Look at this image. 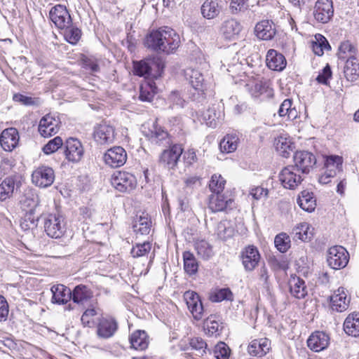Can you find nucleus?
<instances>
[{
    "label": "nucleus",
    "instance_id": "1",
    "mask_svg": "<svg viewBox=\"0 0 359 359\" xmlns=\"http://www.w3.org/2000/svg\"><path fill=\"white\" fill-rule=\"evenodd\" d=\"M179 34L170 27H161L147 35L144 46L155 52L172 53L180 46Z\"/></svg>",
    "mask_w": 359,
    "mask_h": 359
},
{
    "label": "nucleus",
    "instance_id": "2",
    "mask_svg": "<svg viewBox=\"0 0 359 359\" xmlns=\"http://www.w3.org/2000/svg\"><path fill=\"white\" fill-rule=\"evenodd\" d=\"M43 227L47 236L52 238H61L66 230L64 217L59 214L48 215L44 219Z\"/></svg>",
    "mask_w": 359,
    "mask_h": 359
},
{
    "label": "nucleus",
    "instance_id": "3",
    "mask_svg": "<svg viewBox=\"0 0 359 359\" xmlns=\"http://www.w3.org/2000/svg\"><path fill=\"white\" fill-rule=\"evenodd\" d=\"M111 183L120 192H130L136 187L137 180L130 172L116 171L111 175Z\"/></svg>",
    "mask_w": 359,
    "mask_h": 359
},
{
    "label": "nucleus",
    "instance_id": "4",
    "mask_svg": "<svg viewBox=\"0 0 359 359\" xmlns=\"http://www.w3.org/2000/svg\"><path fill=\"white\" fill-rule=\"evenodd\" d=\"M349 259L347 250L341 245L331 247L327 252V262L329 266L334 270L344 268Z\"/></svg>",
    "mask_w": 359,
    "mask_h": 359
},
{
    "label": "nucleus",
    "instance_id": "5",
    "mask_svg": "<svg viewBox=\"0 0 359 359\" xmlns=\"http://www.w3.org/2000/svg\"><path fill=\"white\" fill-rule=\"evenodd\" d=\"M93 136L99 144H112L116 138L115 128L110 123L103 121L94 126Z\"/></svg>",
    "mask_w": 359,
    "mask_h": 359
},
{
    "label": "nucleus",
    "instance_id": "6",
    "mask_svg": "<svg viewBox=\"0 0 359 359\" xmlns=\"http://www.w3.org/2000/svg\"><path fill=\"white\" fill-rule=\"evenodd\" d=\"M299 172L295 166H286L279 173V181L284 188L294 189L303 180Z\"/></svg>",
    "mask_w": 359,
    "mask_h": 359
},
{
    "label": "nucleus",
    "instance_id": "7",
    "mask_svg": "<svg viewBox=\"0 0 359 359\" xmlns=\"http://www.w3.org/2000/svg\"><path fill=\"white\" fill-rule=\"evenodd\" d=\"M55 180V172L51 167L40 165L32 172V181L40 188H46L52 185Z\"/></svg>",
    "mask_w": 359,
    "mask_h": 359
},
{
    "label": "nucleus",
    "instance_id": "8",
    "mask_svg": "<svg viewBox=\"0 0 359 359\" xmlns=\"http://www.w3.org/2000/svg\"><path fill=\"white\" fill-rule=\"evenodd\" d=\"M49 18L54 25L60 29L68 27L72 23L71 15L66 6L57 4L49 12Z\"/></svg>",
    "mask_w": 359,
    "mask_h": 359
},
{
    "label": "nucleus",
    "instance_id": "9",
    "mask_svg": "<svg viewBox=\"0 0 359 359\" xmlns=\"http://www.w3.org/2000/svg\"><path fill=\"white\" fill-rule=\"evenodd\" d=\"M183 152L180 144H174L168 149H165L161 154L159 163L167 169H175Z\"/></svg>",
    "mask_w": 359,
    "mask_h": 359
},
{
    "label": "nucleus",
    "instance_id": "10",
    "mask_svg": "<svg viewBox=\"0 0 359 359\" xmlns=\"http://www.w3.org/2000/svg\"><path fill=\"white\" fill-rule=\"evenodd\" d=\"M334 8L332 0H318L313 8L314 18L319 22L327 23L332 18Z\"/></svg>",
    "mask_w": 359,
    "mask_h": 359
},
{
    "label": "nucleus",
    "instance_id": "11",
    "mask_svg": "<svg viewBox=\"0 0 359 359\" xmlns=\"http://www.w3.org/2000/svg\"><path fill=\"white\" fill-rule=\"evenodd\" d=\"M163 65L156 58H147L140 61L133 62L134 74L139 76H148L151 70L155 67L158 71L163 70Z\"/></svg>",
    "mask_w": 359,
    "mask_h": 359
},
{
    "label": "nucleus",
    "instance_id": "12",
    "mask_svg": "<svg viewBox=\"0 0 359 359\" xmlns=\"http://www.w3.org/2000/svg\"><path fill=\"white\" fill-rule=\"evenodd\" d=\"M293 160L294 163L293 166H295L302 173H309L316 163V156L307 151L295 152Z\"/></svg>",
    "mask_w": 359,
    "mask_h": 359
},
{
    "label": "nucleus",
    "instance_id": "13",
    "mask_svg": "<svg viewBox=\"0 0 359 359\" xmlns=\"http://www.w3.org/2000/svg\"><path fill=\"white\" fill-rule=\"evenodd\" d=\"M103 159L107 165L111 168L123 165L127 160L126 150L121 147H114L104 154Z\"/></svg>",
    "mask_w": 359,
    "mask_h": 359
},
{
    "label": "nucleus",
    "instance_id": "14",
    "mask_svg": "<svg viewBox=\"0 0 359 359\" xmlns=\"http://www.w3.org/2000/svg\"><path fill=\"white\" fill-rule=\"evenodd\" d=\"M184 299L194 319L201 320L204 310L199 295L196 292L189 290L184 292Z\"/></svg>",
    "mask_w": 359,
    "mask_h": 359
},
{
    "label": "nucleus",
    "instance_id": "15",
    "mask_svg": "<svg viewBox=\"0 0 359 359\" xmlns=\"http://www.w3.org/2000/svg\"><path fill=\"white\" fill-rule=\"evenodd\" d=\"M81 142L76 138L70 137L65 143V155L69 161L79 162L83 155Z\"/></svg>",
    "mask_w": 359,
    "mask_h": 359
},
{
    "label": "nucleus",
    "instance_id": "16",
    "mask_svg": "<svg viewBox=\"0 0 359 359\" xmlns=\"http://www.w3.org/2000/svg\"><path fill=\"white\" fill-rule=\"evenodd\" d=\"M241 258L245 269L250 271L258 265L260 254L257 247L248 245L241 251Z\"/></svg>",
    "mask_w": 359,
    "mask_h": 359
},
{
    "label": "nucleus",
    "instance_id": "17",
    "mask_svg": "<svg viewBox=\"0 0 359 359\" xmlns=\"http://www.w3.org/2000/svg\"><path fill=\"white\" fill-rule=\"evenodd\" d=\"M60 121L50 114L43 116L39 124V132L43 137L55 135L60 128Z\"/></svg>",
    "mask_w": 359,
    "mask_h": 359
},
{
    "label": "nucleus",
    "instance_id": "18",
    "mask_svg": "<svg viewBox=\"0 0 359 359\" xmlns=\"http://www.w3.org/2000/svg\"><path fill=\"white\" fill-rule=\"evenodd\" d=\"M243 27L239 21L230 18L222 22L220 32L224 39L233 41L238 37Z\"/></svg>",
    "mask_w": 359,
    "mask_h": 359
},
{
    "label": "nucleus",
    "instance_id": "19",
    "mask_svg": "<svg viewBox=\"0 0 359 359\" xmlns=\"http://www.w3.org/2000/svg\"><path fill=\"white\" fill-rule=\"evenodd\" d=\"M146 137L152 143L157 144H169L170 142V136L168 132L163 127L159 126L156 121L154 122L149 131L145 134Z\"/></svg>",
    "mask_w": 359,
    "mask_h": 359
},
{
    "label": "nucleus",
    "instance_id": "20",
    "mask_svg": "<svg viewBox=\"0 0 359 359\" xmlns=\"http://www.w3.org/2000/svg\"><path fill=\"white\" fill-rule=\"evenodd\" d=\"M118 328L117 322L111 317L102 316L99 318L97 333L100 337L109 338L114 335Z\"/></svg>",
    "mask_w": 359,
    "mask_h": 359
},
{
    "label": "nucleus",
    "instance_id": "21",
    "mask_svg": "<svg viewBox=\"0 0 359 359\" xmlns=\"http://www.w3.org/2000/svg\"><path fill=\"white\" fill-rule=\"evenodd\" d=\"M18 131L14 128L5 129L0 136V144L6 151H13L18 144Z\"/></svg>",
    "mask_w": 359,
    "mask_h": 359
},
{
    "label": "nucleus",
    "instance_id": "22",
    "mask_svg": "<svg viewBox=\"0 0 359 359\" xmlns=\"http://www.w3.org/2000/svg\"><path fill=\"white\" fill-rule=\"evenodd\" d=\"M346 290L339 287L330 297V307L332 311L343 312L348 307L349 299L347 298Z\"/></svg>",
    "mask_w": 359,
    "mask_h": 359
},
{
    "label": "nucleus",
    "instance_id": "23",
    "mask_svg": "<svg viewBox=\"0 0 359 359\" xmlns=\"http://www.w3.org/2000/svg\"><path fill=\"white\" fill-rule=\"evenodd\" d=\"M267 67L273 71L281 72L287 65L285 56L274 49L268 50L266 56Z\"/></svg>",
    "mask_w": 359,
    "mask_h": 359
},
{
    "label": "nucleus",
    "instance_id": "24",
    "mask_svg": "<svg viewBox=\"0 0 359 359\" xmlns=\"http://www.w3.org/2000/svg\"><path fill=\"white\" fill-rule=\"evenodd\" d=\"M330 343L329 336L324 332H315L307 340L308 346L315 352L325 349Z\"/></svg>",
    "mask_w": 359,
    "mask_h": 359
},
{
    "label": "nucleus",
    "instance_id": "25",
    "mask_svg": "<svg viewBox=\"0 0 359 359\" xmlns=\"http://www.w3.org/2000/svg\"><path fill=\"white\" fill-rule=\"evenodd\" d=\"M233 201L222 194H212L209 197L208 207L212 212L224 211L231 208Z\"/></svg>",
    "mask_w": 359,
    "mask_h": 359
},
{
    "label": "nucleus",
    "instance_id": "26",
    "mask_svg": "<svg viewBox=\"0 0 359 359\" xmlns=\"http://www.w3.org/2000/svg\"><path fill=\"white\" fill-rule=\"evenodd\" d=\"M255 33L262 40H271L276 33L275 25L269 20H262L255 25Z\"/></svg>",
    "mask_w": 359,
    "mask_h": 359
},
{
    "label": "nucleus",
    "instance_id": "27",
    "mask_svg": "<svg viewBox=\"0 0 359 359\" xmlns=\"http://www.w3.org/2000/svg\"><path fill=\"white\" fill-rule=\"evenodd\" d=\"M271 349V341L267 338H261L252 340L248 348L250 355L262 357Z\"/></svg>",
    "mask_w": 359,
    "mask_h": 359
},
{
    "label": "nucleus",
    "instance_id": "28",
    "mask_svg": "<svg viewBox=\"0 0 359 359\" xmlns=\"http://www.w3.org/2000/svg\"><path fill=\"white\" fill-rule=\"evenodd\" d=\"M52 292L51 302L53 304H65L72 298V291L69 288L62 284L53 285L50 288Z\"/></svg>",
    "mask_w": 359,
    "mask_h": 359
},
{
    "label": "nucleus",
    "instance_id": "29",
    "mask_svg": "<svg viewBox=\"0 0 359 359\" xmlns=\"http://www.w3.org/2000/svg\"><path fill=\"white\" fill-rule=\"evenodd\" d=\"M185 78L191 86L198 93H203L206 90V83L203 74L196 69H187L184 72Z\"/></svg>",
    "mask_w": 359,
    "mask_h": 359
},
{
    "label": "nucleus",
    "instance_id": "30",
    "mask_svg": "<svg viewBox=\"0 0 359 359\" xmlns=\"http://www.w3.org/2000/svg\"><path fill=\"white\" fill-rule=\"evenodd\" d=\"M151 227V220L146 212H141L137 215L133 224L134 232L138 235H147L149 233Z\"/></svg>",
    "mask_w": 359,
    "mask_h": 359
},
{
    "label": "nucleus",
    "instance_id": "31",
    "mask_svg": "<svg viewBox=\"0 0 359 359\" xmlns=\"http://www.w3.org/2000/svg\"><path fill=\"white\" fill-rule=\"evenodd\" d=\"M73 302L79 305H84L93 298V292L86 285H76L71 293Z\"/></svg>",
    "mask_w": 359,
    "mask_h": 359
},
{
    "label": "nucleus",
    "instance_id": "32",
    "mask_svg": "<svg viewBox=\"0 0 359 359\" xmlns=\"http://www.w3.org/2000/svg\"><path fill=\"white\" fill-rule=\"evenodd\" d=\"M222 10L221 0H205L201 6L203 16L208 20L217 18Z\"/></svg>",
    "mask_w": 359,
    "mask_h": 359
},
{
    "label": "nucleus",
    "instance_id": "33",
    "mask_svg": "<svg viewBox=\"0 0 359 359\" xmlns=\"http://www.w3.org/2000/svg\"><path fill=\"white\" fill-rule=\"evenodd\" d=\"M343 158L338 155H330L325 157L324 168L330 173V176H336L343 171Z\"/></svg>",
    "mask_w": 359,
    "mask_h": 359
},
{
    "label": "nucleus",
    "instance_id": "34",
    "mask_svg": "<svg viewBox=\"0 0 359 359\" xmlns=\"http://www.w3.org/2000/svg\"><path fill=\"white\" fill-rule=\"evenodd\" d=\"M222 116V112L218 108L217 104H212L201 114L203 122L210 128H216L219 119Z\"/></svg>",
    "mask_w": 359,
    "mask_h": 359
},
{
    "label": "nucleus",
    "instance_id": "35",
    "mask_svg": "<svg viewBox=\"0 0 359 359\" xmlns=\"http://www.w3.org/2000/svg\"><path fill=\"white\" fill-rule=\"evenodd\" d=\"M291 294L297 299H303L307 294V289L304 280L296 276H291L289 280Z\"/></svg>",
    "mask_w": 359,
    "mask_h": 359
},
{
    "label": "nucleus",
    "instance_id": "36",
    "mask_svg": "<svg viewBox=\"0 0 359 359\" xmlns=\"http://www.w3.org/2000/svg\"><path fill=\"white\" fill-rule=\"evenodd\" d=\"M275 147L280 155L284 158L289 157L294 147L290 137L287 134H281L275 140Z\"/></svg>",
    "mask_w": 359,
    "mask_h": 359
},
{
    "label": "nucleus",
    "instance_id": "37",
    "mask_svg": "<svg viewBox=\"0 0 359 359\" xmlns=\"http://www.w3.org/2000/svg\"><path fill=\"white\" fill-rule=\"evenodd\" d=\"M344 330L350 336L359 337V313H350L344 322Z\"/></svg>",
    "mask_w": 359,
    "mask_h": 359
},
{
    "label": "nucleus",
    "instance_id": "38",
    "mask_svg": "<svg viewBox=\"0 0 359 359\" xmlns=\"http://www.w3.org/2000/svg\"><path fill=\"white\" fill-rule=\"evenodd\" d=\"M39 203V198L38 195L32 191L25 194L20 200L22 209L30 215L34 214Z\"/></svg>",
    "mask_w": 359,
    "mask_h": 359
},
{
    "label": "nucleus",
    "instance_id": "39",
    "mask_svg": "<svg viewBox=\"0 0 359 359\" xmlns=\"http://www.w3.org/2000/svg\"><path fill=\"white\" fill-rule=\"evenodd\" d=\"M129 339L131 346L136 350L143 351L148 347V335L144 330L134 332Z\"/></svg>",
    "mask_w": 359,
    "mask_h": 359
},
{
    "label": "nucleus",
    "instance_id": "40",
    "mask_svg": "<svg viewBox=\"0 0 359 359\" xmlns=\"http://www.w3.org/2000/svg\"><path fill=\"white\" fill-rule=\"evenodd\" d=\"M239 137L236 133L227 134L219 142V149L222 153H231L236 150Z\"/></svg>",
    "mask_w": 359,
    "mask_h": 359
},
{
    "label": "nucleus",
    "instance_id": "41",
    "mask_svg": "<svg viewBox=\"0 0 359 359\" xmlns=\"http://www.w3.org/2000/svg\"><path fill=\"white\" fill-rule=\"evenodd\" d=\"M297 202L302 210L309 212L314 211L316 206V201L313 194L307 191L301 192Z\"/></svg>",
    "mask_w": 359,
    "mask_h": 359
},
{
    "label": "nucleus",
    "instance_id": "42",
    "mask_svg": "<svg viewBox=\"0 0 359 359\" xmlns=\"http://www.w3.org/2000/svg\"><path fill=\"white\" fill-rule=\"evenodd\" d=\"M357 53V48L349 41H346L341 43L337 55L339 60L346 62L349 59L356 58Z\"/></svg>",
    "mask_w": 359,
    "mask_h": 359
},
{
    "label": "nucleus",
    "instance_id": "43",
    "mask_svg": "<svg viewBox=\"0 0 359 359\" xmlns=\"http://www.w3.org/2000/svg\"><path fill=\"white\" fill-rule=\"evenodd\" d=\"M280 117L286 118V120H294L298 116V113L294 107H292V100L285 99L280 104L278 109Z\"/></svg>",
    "mask_w": 359,
    "mask_h": 359
},
{
    "label": "nucleus",
    "instance_id": "44",
    "mask_svg": "<svg viewBox=\"0 0 359 359\" xmlns=\"http://www.w3.org/2000/svg\"><path fill=\"white\" fill-rule=\"evenodd\" d=\"M184 269L189 276L194 275L198 269V263L193 253L189 251L183 252Z\"/></svg>",
    "mask_w": 359,
    "mask_h": 359
},
{
    "label": "nucleus",
    "instance_id": "45",
    "mask_svg": "<svg viewBox=\"0 0 359 359\" xmlns=\"http://www.w3.org/2000/svg\"><path fill=\"white\" fill-rule=\"evenodd\" d=\"M348 81H354L359 75V62L357 58L349 59L346 62L344 70Z\"/></svg>",
    "mask_w": 359,
    "mask_h": 359
},
{
    "label": "nucleus",
    "instance_id": "46",
    "mask_svg": "<svg viewBox=\"0 0 359 359\" xmlns=\"http://www.w3.org/2000/svg\"><path fill=\"white\" fill-rule=\"evenodd\" d=\"M198 255L203 259H209L214 255L212 245L205 240H198L194 244Z\"/></svg>",
    "mask_w": 359,
    "mask_h": 359
},
{
    "label": "nucleus",
    "instance_id": "47",
    "mask_svg": "<svg viewBox=\"0 0 359 359\" xmlns=\"http://www.w3.org/2000/svg\"><path fill=\"white\" fill-rule=\"evenodd\" d=\"M210 300L212 302H220L224 300L232 301L233 293L228 287L215 289L211 292Z\"/></svg>",
    "mask_w": 359,
    "mask_h": 359
},
{
    "label": "nucleus",
    "instance_id": "48",
    "mask_svg": "<svg viewBox=\"0 0 359 359\" xmlns=\"http://www.w3.org/2000/svg\"><path fill=\"white\" fill-rule=\"evenodd\" d=\"M15 181L11 177L6 178L0 184V201H4L10 198L14 191Z\"/></svg>",
    "mask_w": 359,
    "mask_h": 359
},
{
    "label": "nucleus",
    "instance_id": "49",
    "mask_svg": "<svg viewBox=\"0 0 359 359\" xmlns=\"http://www.w3.org/2000/svg\"><path fill=\"white\" fill-rule=\"evenodd\" d=\"M293 233L296 238L303 241L310 240L312 236L309 224L306 222L301 223L294 227L293 229Z\"/></svg>",
    "mask_w": 359,
    "mask_h": 359
},
{
    "label": "nucleus",
    "instance_id": "50",
    "mask_svg": "<svg viewBox=\"0 0 359 359\" xmlns=\"http://www.w3.org/2000/svg\"><path fill=\"white\" fill-rule=\"evenodd\" d=\"M316 41L312 43V50L314 54L320 56L324 53V50L330 49V46L327 39L322 35L316 36Z\"/></svg>",
    "mask_w": 359,
    "mask_h": 359
},
{
    "label": "nucleus",
    "instance_id": "51",
    "mask_svg": "<svg viewBox=\"0 0 359 359\" xmlns=\"http://www.w3.org/2000/svg\"><path fill=\"white\" fill-rule=\"evenodd\" d=\"M98 315L95 308H88L83 313L81 322L83 327H93L95 325V317Z\"/></svg>",
    "mask_w": 359,
    "mask_h": 359
},
{
    "label": "nucleus",
    "instance_id": "52",
    "mask_svg": "<svg viewBox=\"0 0 359 359\" xmlns=\"http://www.w3.org/2000/svg\"><path fill=\"white\" fill-rule=\"evenodd\" d=\"M226 180L220 175L215 174L212 176L209 183V188L212 194H222L224 189Z\"/></svg>",
    "mask_w": 359,
    "mask_h": 359
},
{
    "label": "nucleus",
    "instance_id": "53",
    "mask_svg": "<svg viewBox=\"0 0 359 359\" xmlns=\"http://www.w3.org/2000/svg\"><path fill=\"white\" fill-rule=\"evenodd\" d=\"M215 318V316H211L204 323L205 330L210 336L219 334V331L222 329V325Z\"/></svg>",
    "mask_w": 359,
    "mask_h": 359
},
{
    "label": "nucleus",
    "instance_id": "54",
    "mask_svg": "<svg viewBox=\"0 0 359 359\" xmlns=\"http://www.w3.org/2000/svg\"><path fill=\"white\" fill-rule=\"evenodd\" d=\"M64 29V36L68 43L76 44L81 39V31L79 28L72 26V23Z\"/></svg>",
    "mask_w": 359,
    "mask_h": 359
},
{
    "label": "nucleus",
    "instance_id": "55",
    "mask_svg": "<svg viewBox=\"0 0 359 359\" xmlns=\"http://www.w3.org/2000/svg\"><path fill=\"white\" fill-rule=\"evenodd\" d=\"M217 234L221 240H226L233 234V229L227 221L220 222L217 226Z\"/></svg>",
    "mask_w": 359,
    "mask_h": 359
},
{
    "label": "nucleus",
    "instance_id": "56",
    "mask_svg": "<svg viewBox=\"0 0 359 359\" xmlns=\"http://www.w3.org/2000/svg\"><path fill=\"white\" fill-rule=\"evenodd\" d=\"M274 244L280 252H285L290 248V238L285 233L278 234L274 239Z\"/></svg>",
    "mask_w": 359,
    "mask_h": 359
},
{
    "label": "nucleus",
    "instance_id": "57",
    "mask_svg": "<svg viewBox=\"0 0 359 359\" xmlns=\"http://www.w3.org/2000/svg\"><path fill=\"white\" fill-rule=\"evenodd\" d=\"M151 249V244L149 242L136 243L131 249L130 254L133 257H144L147 255Z\"/></svg>",
    "mask_w": 359,
    "mask_h": 359
},
{
    "label": "nucleus",
    "instance_id": "58",
    "mask_svg": "<svg viewBox=\"0 0 359 359\" xmlns=\"http://www.w3.org/2000/svg\"><path fill=\"white\" fill-rule=\"evenodd\" d=\"M63 145V141L59 136L48 141L42 149L46 154H51L58 150Z\"/></svg>",
    "mask_w": 359,
    "mask_h": 359
},
{
    "label": "nucleus",
    "instance_id": "59",
    "mask_svg": "<svg viewBox=\"0 0 359 359\" xmlns=\"http://www.w3.org/2000/svg\"><path fill=\"white\" fill-rule=\"evenodd\" d=\"M230 348L224 342H219L215 347L214 355L216 359H229Z\"/></svg>",
    "mask_w": 359,
    "mask_h": 359
},
{
    "label": "nucleus",
    "instance_id": "60",
    "mask_svg": "<svg viewBox=\"0 0 359 359\" xmlns=\"http://www.w3.org/2000/svg\"><path fill=\"white\" fill-rule=\"evenodd\" d=\"M249 0H231L229 9L232 14L236 15L248 9Z\"/></svg>",
    "mask_w": 359,
    "mask_h": 359
},
{
    "label": "nucleus",
    "instance_id": "61",
    "mask_svg": "<svg viewBox=\"0 0 359 359\" xmlns=\"http://www.w3.org/2000/svg\"><path fill=\"white\" fill-rule=\"evenodd\" d=\"M247 90L254 97H257L264 91V86L262 81H255L245 86Z\"/></svg>",
    "mask_w": 359,
    "mask_h": 359
},
{
    "label": "nucleus",
    "instance_id": "62",
    "mask_svg": "<svg viewBox=\"0 0 359 359\" xmlns=\"http://www.w3.org/2000/svg\"><path fill=\"white\" fill-rule=\"evenodd\" d=\"M155 91L152 86L146 84L141 86L139 98L143 102H151L154 96Z\"/></svg>",
    "mask_w": 359,
    "mask_h": 359
},
{
    "label": "nucleus",
    "instance_id": "63",
    "mask_svg": "<svg viewBox=\"0 0 359 359\" xmlns=\"http://www.w3.org/2000/svg\"><path fill=\"white\" fill-rule=\"evenodd\" d=\"M189 344L192 349L198 351L201 354H203L205 352L207 344L201 337H194L191 339Z\"/></svg>",
    "mask_w": 359,
    "mask_h": 359
},
{
    "label": "nucleus",
    "instance_id": "64",
    "mask_svg": "<svg viewBox=\"0 0 359 359\" xmlns=\"http://www.w3.org/2000/svg\"><path fill=\"white\" fill-rule=\"evenodd\" d=\"M332 76V71L329 65H327L319 73L316 78V81L321 84L327 85L329 79Z\"/></svg>",
    "mask_w": 359,
    "mask_h": 359
}]
</instances>
